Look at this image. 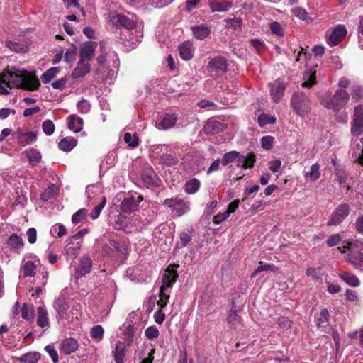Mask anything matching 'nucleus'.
Returning <instances> with one entry per match:
<instances>
[{"label":"nucleus","mask_w":363,"mask_h":363,"mask_svg":"<svg viewBox=\"0 0 363 363\" xmlns=\"http://www.w3.org/2000/svg\"><path fill=\"white\" fill-rule=\"evenodd\" d=\"M6 86L11 88L15 86L25 90L34 91L38 89L40 83L34 72L26 70H18L13 68L12 70L4 71Z\"/></svg>","instance_id":"nucleus-1"},{"label":"nucleus","mask_w":363,"mask_h":363,"mask_svg":"<svg viewBox=\"0 0 363 363\" xmlns=\"http://www.w3.org/2000/svg\"><path fill=\"white\" fill-rule=\"evenodd\" d=\"M350 95L345 89H337L333 96L323 99V104L328 108L339 112L349 101Z\"/></svg>","instance_id":"nucleus-2"},{"label":"nucleus","mask_w":363,"mask_h":363,"mask_svg":"<svg viewBox=\"0 0 363 363\" xmlns=\"http://www.w3.org/2000/svg\"><path fill=\"white\" fill-rule=\"evenodd\" d=\"M290 103L291 108L298 116L304 117L311 111L310 100L302 92L294 93L291 96Z\"/></svg>","instance_id":"nucleus-3"},{"label":"nucleus","mask_w":363,"mask_h":363,"mask_svg":"<svg viewBox=\"0 0 363 363\" xmlns=\"http://www.w3.org/2000/svg\"><path fill=\"white\" fill-rule=\"evenodd\" d=\"M228 61L222 56H216L211 58L206 66V69L210 76L216 78L227 72Z\"/></svg>","instance_id":"nucleus-4"},{"label":"nucleus","mask_w":363,"mask_h":363,"mask_svg":"<svg viewBox=\"0 0 363 363\" xmlns=\"http://www.w3.org/2000/svg\"><path fill=\"white\" fill-rule=\"evenodd\" d=\"M105 43H100V50L101 54L99 55L96 59L97 63L99 66H104L107 65L108 67H116L119 65V60L116 52L110 50L109 52L105 51Z\"/></svg>","instance_id":"nucleus-5"},{"label":"nucleus","mask_w":363,"mask_h":363,"mask_svg":"<svg viewBox=\"0 0 363 363\" xmlns=\"http://www.w3.org/2000/svg\"><path fill=\"white\" fill-rule=\"evenodd\" d=\"M350 208L347 203L338 205L333 211L330 218L327 222L328 226L338 225L348 216Z\"/></svg>","instance_id":"nucleus-6"},{"label":"nucleus","mask_w":363,"mask_h":363,"mask_svg":"<svg viewBox=\"0 0 363 363\" xmlns=\"http://www.w3.org/2000/svg\"><path fill=\"white\" fill-rule=\"evenodd\" d=\"M351 133L354 136H359L363 133V104L356 106L354 108Z\"/></svg>","instance_id":"nucleus-7"},{"label":"nucleus","mask_w":363,"mask_h":363,"mask_svg":"<svg viewBox=\"0 0 363 363\" xmlns=\"http://www.w3.org/2000/svg\"><path fill=\"white\" fill-rule=\"evenodd\" d=\"M269 86L273 101L276 104L279 103L284 94L286 84L281 79H277L272 83H269Z\"/></svg>","instance_id":"nucleus-8"},{"label":"nucleus","mask_w":363,"mask_h":363,"mask_svg":"<svg viewBox=\"0 0 363 363\" xmlns=\"http://www.w3.org/2000/svg\"><path fill=\"white\" fill-rule=\"evenodd\" d=\"M163 203L168 208H172L173 210V213L177 216H181L184 215L188 208L186 203L182 199L177 198L166 199Z\"/></svg>","instance_id":"nucleus-9"},{"label":"nucleus","mask_w":363,"mask_h":363,"mask_svg":"<svg viewBox=\"0 0 363 363\" xmlns=\"http://www.w3.org/2000/svg\"><path fill=\"white\" fill-rule=\"evenodd\" d=\"M127 247L125 245L115 240H111L103 246V251L110 257H116V254H123Z\"/></svg>","instance_id":"nucleus-10"},{"label":"nucleus","mask_w":363,"mask_h":363,"mask_svg":"<svg viewBox=\"0 0 363 363\" xmlns=\"http://www.w3.org/2000/svg\"><path fill=\"white\" fill-rule=\"evenodd\" d=\"M179 265H169L165 270L164 273L162 275V286L160 288L167 289L169 287H172L173 284L176 282L177 279L178 277V273L174 268L178 267Z\"/></svg>","instance_id":"nucleus-11"},{"label":"nucleus","mask_w":363,"mask_h":363,"mask_svg":"<svg viewBox=\"0 0 363 363\" xmlns=\"http://www.w3.org/2000/svg\"><path fill=\"white\" fill-rule=\"evenodd\" d=\"M142 179L147 187H159L161 179L152 167L145 169L142 173Z\"/></svg>","instance_id":"nucleus-12"},{"label":"nucleus","mask_w":363,"mask_h":363,"mask_svg":"<svg viewBox=\"0 0 363 363\" xmlns=\"http://www.w3.org/2000/svg\"><path fill=\"white\" fill-rule=\"evenodd\" d=\"M97 43L94 41H87L83 44L79 50V60L89 62L94 57Z\"/></svg>","instance_id":"nucleus-13"},{"label":"nucleus","mask_w":363,"mask_h":363,"mask_svg":"<svg viewBox=\"0 0 363 363\" xmlns=\"http://www.w3.org/2000/svg\"><path fill=\"white\" fill-rule=\"evenodd\" d=\"M347 35V29L343 25L337 26L330 35L327 43L330 46L339 44Z\"/></svg>","instance_id":"nucleus-14"},{"label":"nucleus","mask_w":363,"mask_h":363,"mask_svg":"<svg viewBox=\"0 0 363 363\" xmlns=\"http://www.w3.org/2000/svg\"><path fill=\"white\" fill-rule=\"evenodd\" d=\"M226 125L218 121L211 119L203 126V131L206 135H215L223 132Z\"/></svg>","instance_id":"nucleus-15"},{"label":"nucleus","mask_w":363,"mask_h":363,"mask_svg":"<svg viewBox=\"0 0 363 363\" xmlns=\"http://www.w3.org/2000/svg\"><path fill=\"white\" fill-rule=\"evenodd\" d=\"M138 201H136L133 196L124 199L121 203V209L123 213H131L138 208V203L142 200V197L138 196Z\"/></svg>","instance_id":"nucleus-16"},{"label":"nucleus","mask_w":363,"mask_h":363,"mask_svg":"<svg viewBox=\"0 0 363 363\" xmlns=\"http://www.w3.org/2000/svg\"><path fill=\"white\" fill-rule=\"evenodd\" d=\"M113 22L116 27L121 26L128 30H133L137 26L134 20L123 14H116L113 17Z\"/></svg>","instance_id":"nucleus-17"},{"label":"nucleus","mask_w":363,"mask_h":363,"mask_svg":"<svg viewBox=\"0 0 363 363\" xmlns=\"http://www.w3.org/2000/svg\"><path fill=\"white\" fill-rule=\"evenodd\" d=\"M177 121V116L176 115V113H165L162 117L160 121L157 125V128L162 130H167L168 129L173 128L175 125Z\"/></svg>","instance_id":"nucleus-18"},{"label":"nucleus","mask_w":363,"mask_h":363,"mask_svg":"<svg viewBox=\"0 0 363 363\" xmlns=\"http://www.w3.org/2000/svg\"><path fill=\"white\" fill-rule=\"evenodd\" d=\"M54 308L57 314L58 320H61L66 318L69 304L63 297H59L54 303Z\"/></svg>","instance_id":"nucleus-19"},{"label":"nucleus","mask_w":363,"mask_h":363,"mask_svg":"<svg viewBox=\"0 0 363 363\" xmlns=\"http://www.w3.org/2000/svg\"><path fill=\"white\" fill-rule=\"evenodd\" d=\"M13 135L17 139L18 143L23 146L30 144L37 140V134L33 131L23 133L21 130H18L15 132Z\"/></svg>","instance_id":"nucleus-20"},{"label":"nucleus","mask_w":363,"mask_h":363,"mask_svg":"<svg viewBox=\"0 0 363 363\" xmlns=\"http://www.w3.org/2000/svg\"><path fill=\"white\" fill-rule=\"evenodd\" d=\"M208 5L213 12H225L232 8L233 3L227 0H209Z\"/></svg>","instance_id":"nucleus-21"},{"label":"nucleus","mask_w":363,"mask_h":363,"mask_svg":"<svg viewBox=\"0 0 363 363\" xmlns=\"http://www.w3.org/2000/svg\"><path fill=\"white\" fill-rule=\"evenodd\" d=\"M91 69V65L89 62L79 60L77 67L72 71L71 77L73 79H79L86 75Z\"/></svg>","instance_id":"nucleus-22"},{"label":"nucleus","mask_w":363,"mask_h":363,"mask_svg":"<svg viewBox=\"0 0 363 363\" xmlns=\"http://www.w3.org/2000/svg\"><path fill=\"white\" fill-rule=\"evenodd\" d=\"M347 262L357 270L363 272V252L361 250H355L354 252H350Z\"/></svg>","instance_id":"nucleus-23"},{"label":"nucleus","mask_w":363,"mask_h":363,"mask_svg":"<svg viewBox=\"0 0 363 363\" xmlns=\"http://www.w3.org/2000/svg\"><path fill=\"white\" fill-rule=\"evenodd\" d=\"M78 347L77 340L72 337L65 339L60 345V350L65 354H70L74 352Z\"/></svg>","instance_id":"nucleus-24"},{"label":"nucleus","mask_w":363,"mask_h":363,"mask_svg":"<svg viewBox=\"0 0 363 363\" xmlns=\"http://www.w3.org/2000/svg\"><path fill=\"white\" fill-rule=\"evenodd\" d=\"M179 55L184 60H189L194 56V46L192 43L186 41L182 43L179 47Z\"/></svg>","instance_id":"nucleus-25"},{"label":"nucleus","mask_w":363,"mask_h":363,"mask_svg":"<svg viewBox=\"0 0 363 363\" xmlns=\"http://www.w3.org/2000/svg\"><path fill=\"white\" fill-rule=\"evenodd\" d=\"M113 357L116 363H125L126 356V348L124 343L118 342L115 345L113 351Z\"/></svg>","instance_id":"nucleus-26"},{"label":"nucleus","mask_w":363,"mask_h":363,"mask_svg":"<svg viewBox=\"0 0 363 363\" xmlns=\"http://www.w3.org/2000/svg\"><path fill=\"white\" fill-rule=\"evenodd\" d=\"M68 128L74 133L80 132L83 128V119L77 115L72 114L68 118Z\"/></svg>","instance_id":"nucleus-27"},{"label":"nucleus","mask_w":363,"mask_h":363,"mask_svg":"<svg viewBox=\"0 0 363 363\" xmlns=\"http://www.w3.org/2000/svg\"><path fill=\"white\" fill-rule=\"evenodd\" d=\"M13 359L20 363H37L40 359V354L38 352H28Z\"/></svg>","instance_id":"nucleus-28"},{"label":"nucleus","mask_w":363,"mask_h":363,"mask_svg":"<svg viewBox=\"0 0 363 363\" xmlns=\"http://www.w3.org/2000/svg\"><path fill=\"white\" fill-rule=\"evenodd\" d=\"M92 262L89 257L84 256L79 261L77 272L80 276H85L91 272Z\"/></svg>","instance_id":"nucleus-29"},{"label":"nucleus","mask_w":363,"mask_h":363,"mask_svg":"<svg viewBox=\"0 0 363 363\" xmlns=\"http://www.w3.org/2000/svg\"><path fill=\"white\" fill-rule=\"evenodd\" d=\"M77 145V140L73 137L62 138L58 143L59 148L64 152L71 151Z\"/></svg>","instance_id":"nucleus-30"},{"label":"nucleus","mask_w":363,"mask_h":363,"mask_svg":"<svg viewBox=\"0 0 363 363\" xmlns=\"http://www.w3.org/2000/svg\"><path fill=\"white\" fill-rule=\"evenodd\" d=\"M37 312V325L40 328L49 326L50 323L47 310L44 307L40 306L38 308Z\"/></svg>","instance_id":"nucleus-31"},{"label":"nucleus","mask_w":363,"mask_h":363,"mask_svg":"<svg viewBox=\"0 0 363 363\" xmlns=\"http://www.w3.org/2000/svg\"><path fill=\"white\" fill-rule=\"evenodd\" d=\"M194 36L199 40H203L211 32V28L205 26H196L191 28Z\"/></svg>","instance_id":"nucleus-32"},{"label":"nucleus","mask_w":363,"mask_h":363,"mask_svg":"<svg viewBox=\"0 0 363 363\" xmlns=\"http://www.w3.org/2000/svg\"><path fill=\"white\" fill-rule=\"evenodd\" d=\"M6 244L10 250H17L23 246L22 238L16 233H13L7 239Z\"/></svg>","instance_id":"nucleus-33"},{"label":"nucleus","mask_w":363,"mask_h":363,"mask_svg":"<svg viewBox=\"0 0 363 363\" xmlns=\"http://www.w3.org/2000/svg\"><path fill=\"white\" fill-rule=\"evenodd\" d=\"M316 71L308 70L306 71L303 74V79L305 81L302 83L301 86L304 88H311L316 84Z\"/></svg>","instance_id":"nucleus-34"},{"label":"nucleus","mask_w":363,"mask_h":363,"mask_svg":"<svg viewBox=\"0 0 363 363\" xmlns=\"http://www.w3.org/2000/svg\"><path fill=\"white\" fill-rule=\"evenodd\" d=\"M21 311L23 319L30 322L33 321L34 309L32 303H23L21 308Z\"/></svg>","instance_id":"nucleus-35"},{"label":"nucleus","mask_w":363,"mask_h":363,"mask_svg":"<svg viewBox=\"0 0 363 363\" xmlns=\"http://www.w3.org/2000/svg\"><path fill=\"white\" fill-rule=\"evenodd\" d=\"M340 277L348 285L352 287H357L359 285L360 281L358 277L350 272H343L340 274Z\"/></svg>","instance_id":"nucleus-36"},{"label":"nucleus","mask_w":363,"mask_h":363,"mask_svg":"<svg viewBox=\"0 0 363 363\" xmlns=\"http://www.w3.org/2000/svg\"><path fill=\"white\" fill-rule=\"evenodd\" d=\"M201 183L196 178H193L187 181L184 186V191L188 194H194L198 191Z\"/></svg>","instance_id":"nucleus-37"},{"label":"nucleus","mask_w":363,"mask_h":363,"mask_svg":"<svg viewBox=\"0 0 363 363\" xmlns=\"http://www.w3.org/2000/svg\"><path fill=\"white\" fill-rule=\"evenodd\" d=\"M60 68L57 67H53L48 70H46L45 72L43 73L41 75V80L43 84H47L50 82L52 79H53L57 74L60 72Z\"/></svg>","instance_id":"nucleus-38"},{"label":"nucleus","mask_w":363,"mask_h":363,"mask_svg":"<svg viewBox=\"0 0 363 363\" xmlns=\"http://www.w3.org/2000/svg\"><path fill=\"white\" fill-rule=\"evenodd\" d=\"M304 176L306 178H308L311 182L317 181L320 176V165L318 163L311 165L310 171L306 172Z\"/></svg>","instance_id":"nucleus-39"},{"label":"nucleus","mask_w":363,"mask_h":363,"mask_svg":"<svg viewBox=\"0 0 363 363\" xmlns=\"http://www.w3.org/2000/svg\"><path fill=\"white\" fill-rule=\"evenodd\" d=\"M37 266L32 261L26 262L22 267L21 272L23 277H34L36 274Z\"/></svg>","instance_id":"nucleus-40"},{"label":"nucleus","mask_w":363,"mask_h":363,"mask_svg":"<svg viewBox=\"0 0 363 363\" xmlns=\"http://www.w3.org/2000/svg\"><path fill=\"white\" fill-rule=\"evenodd\" d=\"M58 189L55 184H51L40 194V199L44 201H48L54 198L57 194Z\"/></svg>","instance_id":"nucleus-41"},{"label":"nucleus","mask_w":363,"mask_h":363,"mask_svg":"<svg viewBox=\"0 0 363 363\" xmlns=\"http://www.w3.org/2000/svg\"><path fill=\"white\" fill-rule=\"evenodd\" d=\"M178 158L172 154H162L160 157V163L167 167L174 166L178 163Z\"/></svg>","instance_id":"nucleus-42"},{"label":"nucleus","mask_w":363,"mask_h":363,"mask_svg":"<svg viewBox=\"0 0 363 363\" xmlns=\"http://www.w3.org/2000/svg\"><path fill=\"white\" fill-rule=\"evenodd\" d=\"M77 53V46L74 44H72L64 55L65 61L67 63L73 62L76 59Z\"/></svg>","instance_id":"nucleus-43"},{"label":"nucleus","mask_w":363,"mask_h":363,"mask_svg":"<svg viewBox=\"0 0 363 363\" xmlns=\"http://www.w3.org/2000/svg\"><path fill=\"white\" fill-rule=\"evenodd\" d=\"M243 164L242 168L244 169H251L254 167L256 162V155L254 152H249L246 156L243 155Z\"/></svg>","instance_id":"nucleus-44"},{"label":"nucleus","mask_w":363,"mask_h":363,"mask_svg":"<svg viewBox=\"0 0 363 363\" xmlns=\"http://www.w3.org/2000/svg\"><path fill=\"white\" fill-rule=\"evenodd\" d=\"M292 13L300 20L307 22L311 21L312 18L310 17L306 10L301 7H296L292 9Z\"/></svg>","instance_id":"nucleus-45"},{"label":"nucleus","mask_w":363,"mask_h":363,"mask_svg":"<svg viewBox=\"0 0 363 363\" xmlns=\"http://www.w3.org/2000/svg\"><path fill=\"white\" fill-rule=\"evenodd\" d=\"M6 45L11 50L16 52H26L27 50V48L24 45L12 40H7Z\"/></svg>","instance_id":"nucleus-46"},{"label":"nucleus","mask_w":363,"mask_h":363,"mask_svg":"<svg viewBox=\"0 0 363 363\" xmlns=\"http://www.w3.org/2000/svg\"><path fill=\"white\" fill-rule=\"evenodd\" d=\"M239 157V152L235 150L230 151L223 155V157L221 160V164L223 166H226L228 164L234 162L236 159Z\"/></svg>","instance_id":"nucleus-47"},{"label":"nucleus","mask_w":363,"mask_h":363,"mask_svg":"<svg viewBox=\"0 0 363 363\" xmlns=\"http://www.w3.org/2000/svg\"><path fill=\"white\" fill-rule=\"evenodd\" d=\"M26 155L29 162H39L41 160V155L39 151L34 148H30L26 150Z\"/></svg>","instance_id":"nucleus-48"},{"label":"nucleus","mask_w":363,"mask_h":363,"mask_svg":"<svg viewBox=\"0 0 363 363\" xmlns=\"http://www.w3.org/2000/svg\"><path fill=\"white\" fill-rule=\"evenodd\" d=\"M227 320L230 327L235 329L237 325L241 322V317L238 315L236 311L231 309Z\"/></svg>","instance_id":"nucleus-49"},{"label":"nucleus","mask_w":363,"mask_h":363,"mask_svg":"<svg viewBox=\"0 0 363 363\" xmlns=\"http://www.w3.org/2000/svg\"><path fill=\"white\" fill-rule=\"evenodd\" d=\"M257 123L260 127H264L268 124H274L276 123V118L274 116L262 113L258 116Z\"/></svg>","instance_id":"nucleus-50"},{"label":"nucleus","mask_w":363,"mask_h":363,"mask_svg":"<svg viewBox=\"0 0 363 363\" xmlns=\"http://www.w3.org/2000/svg\"><path fill=\"white\" fill-rule=\"evenodd\" d=\"M123 140L125 143L128 145V146L131 148H135L138 145L139 139L138 135L135 134L132 135L130 133H125L123 136Z\"/></svg>","instance_id":"nucleus-51"},{"label":"nucleus","mask_w":363,"mask_h":363,"mask_svg":"<svg viewBox=\"0 0 363 363\" xmlns=\"http://www.w3.org/2000/svg\"><path fill=\"white\" fill-rule=\"evenodd\" d=\"M352 99L354 103H359L363 101V88L357 86L352 88L351 91Z\"/></svg>","instance_id":"nucleus-52"},{"label":"nucleus","mask_w":363,"mask_h":363,"mask_svg":"<svg viewBox=\"0 0 363 363\" xmlns=\"http://www.w3.org/2000/svg\"><path fill=\"white\" fill-rule=\"evenodd\" d=\"M104 330L101 325L94 326L90 331V336L97 341H100L103 339Z\"/></svg>","instance_id":"nucleus-53"},{"label":"nucleus","mask_w":363,"mask_h":363,"mask_svg":"<svg viewBox=\"0 0 363 363\" xmlns=\"http://www.w3.org/2000/svg\"><path fill=\"white\" fill-rule=\"evenodd\" d=\"M166 289L160 287L159 297L160 299L157 301V306L160 309H163L167 304L169 296L165 293Z\"/></svg>","instance_id":"nucleus-54"},{"label":"nucleus","mask_w":363,"mask_h":363,"mask_svg":"<svg viewBox=\"0 0 363 363\" xmlns=\"http://www.w3.org/2000/svg\"><path fill=\"white\" fill-rule=\"evenodd\" d=\"M42 128L46 135H51L55 132V126L51 120L47 119L43 122Z\"/></svg>","instance_id":"nucleus-55"},{"label":"nucleus","mask_w":363,"mask_h":363,"mask_svg":"<svg viewBox=\"0 0 363 363\" xmlns=\"http://www.w3.org/2000/svg\"><path fill=\"white\" fill-rule=\"evenodd\" d=\"M134 336L135 328L133 325L128 324L124 330L125 340L128 345H130L133 342Z\"/></svg>","instance_id":"nucleus-56"},{"label":"nucleus","mask_w":363,"mask_h":363,"mask_svg":"<svg viewBox=\"0 0 363 363\" xmlns=\"http://www.w3.org/2000/svg\"><path fill=\"white\" fill-rule=\"evenodd\" d=\"M86 210L81 208L74 213L72 217V222L74 224H78L82 222L86 218Z\"/></svg>","instance_id":"nucleus-57"},{"label":"nucleus","mask_w":363,"mask_h":363,"mask_svg":"<svg viewBox=\"0 0 363 363\" xmlns=\"http://www.w3.org/2000/svg\"><path fill=\"white\" fill-rule=\"evenodd\" d=\"M306 274L308 277H312L313 279H322L323 274L321 272L320 269L318 268H308L306 271Z\"/></svg>","instance_id":"nucleus-58"},{"label":"nucleus","mask_w":363,"mask_h":363,"mask_svg":"<svg viewBox=\"0 0 363 363\" xmlns=\"http://www.w3.org/2000/svg\"><path fill=\"white\" fill-rule=\"evenodd\" d=\"M274 138L273 136L267 135L261 139V145L263 149L269 150L272 147Z\"/></svg>","instance_id":"nucleus-59"},{"label":"nucleus","mask_w":363,"mask_h":363,"mask_svg":"<svg viewBox=\"0 0 363 363\" xmlns=\"http://www.w3.org/2000/svg\"><path fill=\"white\" fill-rule=\"evenodd\" d=\"M45 350L50 355L53 363H57L58 362V360H59L58 354L53 345H48L45 346Z\"/></svg>","instance_id":"nucleus-60"},{"label":"nucleus","mask_w":363,"mask_h":363,"mask_svg":"<svg viewBox=\"0 0 363 363\" xmlns=\"http://www.w3.org/2000/svg\"><path fill=\"white\" fill-rule=\"evenodd\" d=\"M159 330L155 326H150L145 330V336L149 340H153L157 338L159 336Z\"/></svg>","instance_id":"nucleus-61"},{"label":"nucleus","mask_w":363,"mask_h":363,"mask_svg":"<svg viewBox=\"0 0 363 363\" xmlns=\"http://www.w3.org/2000/svg\"><path fill=\"white\" fill-rule=\"evenodd\" d=\"M51 232L56 233L57 236L61 238L66 235L67 230L62 224L57 223L52 226Z\"/></svg>","instance_id":"nucleus-62"},{"label":"nucleus","mask_w":363,"mask_h":363,"mask_svg":"<svg viewBox=\"0 0 363 363\" xmlns=\"http://www.w3.org/2000/svg\"><path fill=\"white\" fill-rule=\"evenodd\" d=\"M277 323L281 328L289 329L291 327L292 321L287 317L281 316L277 319Z\"/></svg>","instance_id":"nucleus-63"},{"label":"nucleus","mask_w":363,"mask_h":363,"mask_svg":"<svg viewBox=\"0 0 363 363\" xmlns=\"http://www.w3.org/2000/svg\"><path fill=\"white\" fill-rule=\"evenodd\" d=\"M269 28H270L271 32L273 34H275L278 36H283V35H284L283 30L281 27V25L278 22L274 21V22L271 23Z\"/></svg>","instance_id":"nucleus-64"}]
</instances>
